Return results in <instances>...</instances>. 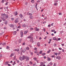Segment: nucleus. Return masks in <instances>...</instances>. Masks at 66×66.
<instances>
[{
  "label": "nucleus",
  "mask_w": 66,
  "mask_h": 66,
  "mask_svg": "<svg viewBox=\"0 0 66 66\" xmlns=\"http://www.w3.org/2000/svg\"><path fill=\"white\" fill-rule=\"evenodd\" d=\"M56 59H58L59 60H61V57L60 56H58L56 57Z\"/></svg>",
  "instance_id": "0eeeda50"
},
{
  "label": "nucleus",
  "mask_w": 66,
  "mask_h": 66,
  "mask_svg": "<svg viewBox=\"0 0 66 66\" xmlns=\"http://www.w3.org/2000/svg\"><path fill=\"white\" fill-rule=\"evenodd\" d=\"M42 54V55H43V56H44V55H46V53H43Z\"/></svg>",
  "instance_id": "cd10ccee"
},
{
  "label": "nucleus",
  "mask_w": 66,
  "mask_h": 66,
  "mask_svg": "<svg viewBox=\"0 0 66 66\" xmlns=\"http://www.w3.org/2000/svg\"><path fill=\"white\" fill-rule=\"evenodd\" d=\"M47 60L48 61H51V59L49 57H48L47 59Z\"/></svg>",
  "instance_id": "5701e85b"
},
{
  "label": "nucleus",
  "mask_w": 66,
  "mask_h": 66,
  "mask_svg": "<svg viewBox=\"0 0 66 66\" xmlns=\"http://www.w3.org/2000/svg\"><path fill=\"white\" fill-rule=\"evenodd\" d=\"M43 30L44 32H45V31H46V29H45V28H44L43 29Z\"/></svg>",
  "instance_id": "09e8293b"
},
{
  "label": "nucleus",
  "mask_w": 66,
  "mask_h": 66,
  "mask_svg": "<svg viewBox=\"0 0 66 66\" xmlns=\"http://www.w3.org/2000/svg\"><path fill=\"white\" fill-rule=\"evenodd\" d=\"M20 16V17H21V18H22V17H23V15H22V14H20V15H19Z\"/></svg>",
  "instance_id": "4be33fe9"
},
{
  "label": "nucleus",
  "mask_w": 66,
  "mask_h": 66,
  "mask_svg": "<svg viewBox=\"0 0 66 66\" xmlns=\"http://www.w3.org/2000/svg\"><path fill=\"white\" fill-rule=\"evenodd\" d=\"M52 39V38H51L50 39H49V41L50 42H51V40Z\"/></svg>",
  "instance_id": "3c124183"
},
{
  "label": "nucleus",
  "mask_w": 66,
  "mask_h": 66,
  "mask_svg": "<svg viewBox=\"0 0 66 66\" xmlns=\"http://www.w3.org/2000/svg\"><path fill=\"white\" fill-rule=\"evenodd\" d=\"M40 54L38 52H37V55H38V56H39V54Z\"/></svg>",
  "instance_id": "c756f323"
},
{
  "label": "nucleus",
  "mask_w": 66,
  "mask_h": 66,
  "mask_svg": "<svg viewBox=\"0 0 66 66\" xmlns=\"http://www.w3.org/2000/svg\"><path fill=\"white\" fill-rule=\"evenodd\" d=\"M19 21H18V19H16L14 21V22L15 23H17V22H18Z\"/></svg>",
  "instance_id": "20e7f679"
},
{
  "label": "nucleus",
  "mask_w": 66,
  "mask_h": 66,
  "mask_svg": "<svg viewBox=\"0 0 66 66\" xmlns=\"http://www.w3.org/2000/svg\"><path fill=\"white\" fill-rule=\"evenodd\" d=\"M51 27V25L50 24L49 25H48V27Z\"/></svg>",
  "instance_id": "4d7b16f0"
},
{
  "label": "nucleus",
  "mask_w": 66,
  "mask_h": 66,
  "mask_svg": "<svg viewBox=\"0 0 66 66\" xmlns=\"http://www.w3.org/2000/svg\"><path fill=\"white\" fill-rule=\"evenodd\" d=\"M2 45H3V46H5V45H6V43H4L3 44H2Z\"/></svg>",
  "instance_id": "4c0bfd02"
},
{
  "label": "nucleus",
  "mask_w": 66,
  "mask_h": 66,
  "mask_svg": "<svg viewBox=\"0 0 66 66\" xmlns=\"http://www.w3.org/2000/svg\"><path fill=\"white\" fill-rule=\"evenodd\" d=\"M10 26V27H11V28H13V27H14V25L13 24H11Z\"/></svg>",
  "instance_id": "f8f14e48"
},
{
  "label": "nucleus",
  "mask_w": 66,
  "mask_h": 66,
  "mask_svg": "<svg viewBox=\"0 0 66 66\" xmlns=\"http://www.w3.org/2000/svg\"><path fill=\"white\" fill-rule=\"evenodd\" d=\"M30 63L31 65H32V64H33V62L32 61H30Z\"/></svg>",
  "instance_id": "e433bc0d"
},
{
  "label": "nucleus",
  "mask_w": 66,
  "mask_h": 66,
  "mask_svg": "<svg viewBox=\"0 0 66 66\" xmlns=\"http://www.w3.org/2000/svg\"><path fill=\"white\" fill-rule=\"evenodd\" d=\"M60 54H61V52H59L58 53V55H60Z\"/></svg>",
  "instance_id": "de8ad7c7"
},
{
  "label": "nucleus",
  "mask_w": 66,
  "mask_h": 66,
  "mask_svg": "<svg viewBox=\"0 0 66 66\" xmlns=\"http://www.w3.org/2000/svg\"><path fill=\"white\" fill-rule=\"evenodd\" d=\"M37 46L38 47H39L40 46V43L38 42L37 43Z\"/></svg>",
  "instance_id": "dca6fc26"
},
{
  "label": "nucleus",
  "mask_w": 66,
  "mask_h": 66,
  "mask_svg": "<svg viewBox=\"0 0 66 66\" xmlns=\"http://www.w3.org/2000/svg\"><path fill=\"white\" fill-rule=\"evenodd\" d=\"M37 5H38V4L37 3L36 4V5L35 6V7H36V9L38 11V9H37Z\"/></svg>",
  "instance_id": "a211bd4d"
},
{
  "label": "nucleus",
  "mask_w": 66,
  "mask_h": 66,
  "mask_svg": "<svg viewBox=\"0 0 66 66\" xmlns=\"http://www.w3.org/2000/svg\"><path fill=\"white\" fill-rule=\"evenodd\" d=\"M50 65H53V63H52V62H51L50 63H49Z\"/></svg>",
  "instance_id": "412c9836"
},
{
  "label": "nucleus",
  "mask_w": 66,
  "mask_h": 66,
  "mask_svg": "<svg viewBox=\"0 0 66 66\" xmlns=\"http://www.w3.org/2000/svg\"><path fill=\"white\" fill-rule=\"evenodd\" d=\"M15 64H16V62L15 61L14 62V63L12 65H13V66H14Z\"/></svg>",
  "instance_id": "a878e982"
},
{
  "label": "nucleus",
  "mask_w": 66,
  "mask_h": 66,
  "mask_svg": "<svg viewBox=\"0 0 66 66\" xmlns=\"http://www.w3.org/2000/svg\"><path fill=\"white\" fill-rule=\"evenodd\" d=\"M25 44H26L25 42H24V43H23V44H22V45H25Z\"/></svg>",
  "instance_id": "338daca9"
},
{
  "label": "nucleus",
  "mask_w": 66,
  "mask_h": 66,
  "mask_svg": "<svg viewBox=\"0 0 66 66\" xmlns=\"http://www.w3.org/2000/svg\"><path fill=\"white\" fill-rule=\"evenodd\" d=\"M30 42H32V43H34V41H33V37H32L31 38V39L30 40Z\"/></svg>",
  "instance_id": "423d86ee"
},
{
  "label": "nucleus",
  "mask_w": 66,
  "mask_h": 66,
  "mask_svg": "<svg viewBox=\"0 0 66 66\" xmlns=\"http://www.w3.org/2000/svg\"><path fill=\"white\" fill-rule=\"evenodd\" d=\"M51 52V50L50 49L48 50V51L47 52V53H50V52Z\"/></svg>",
  "instance_id": "393cba45"
},
{
  "label": "nucleus",
  "mask_w": 66,
  "mask_h": 66,
  "mask_svg": "<svg viewBox=\"0 0 66 66\" xmlns=\"http://www.w3.org/2000/svg\"><path fill=\"white\" fill-rule=\"evenodd\" d=\"M15 16H17V14H18V13H17V11H16V12L14 13Z\"/></svg>",
  "instance_id": "ddd939ff"
},
{
  "label": "nucleus",
  "mask_w": 66,
  "mask_h": 66,
  "mask_svg": "<svg viewBox=\"0 0 66 66\" xmlns=\"http://www.w3.org/2000/svg\"><path fill=\"white\" fill-rule=\"evenodd\" d=\"M2 55L1 54H0V57H2Z\"/></svg>",
  "instance_id": "864d4df0"
},
{
  "label": "nucleus",
  "mask_w": 66,
  "mask_h": 66,
  "mask_svg": "<svg viewBox=\"0 0 66 66\" xmlns=\"http://www.w3.org/2000/svg\"><path fill=\"white\" fill-rule=\"evenodd\" d=\"M30 30H33V28H30Z\"/></svg>",
  "instance_id": "a18cd8bd"
},
{
  "label": "nucleus",
  "mask_w": 66,
  "mask_h": 66,
  "mask_svg": "<svg viewBox=\"0 0 66 66\" xmlns=\"http://www.w3.org/2000/svg\"><path fill=\"white\" fill-rule=\"evenodd\" d=\"M28 32V31L26 30L24 31V34H26Z\"/></svg>",
  "instance_id": "4468645a"
},
{
  "label": "nucleus",
  "mask_w": 66,
  "mask_h": 66,
  "mask_svg": "<svg viewBox=\"0 0 66 66\" xmlns=\"http://www.w3.org/2000/svg\"><path fill=\"white\" fill-rule=\"evenodd\" d=\"M21 37H23V32L22 31H21Z\"/></svg>",
  "instance_id": "f03ea898"
},
{
  "label": "nucleus",
  "mask_w": 66,
  "mask_h": 66,
  "mask_svg": "<svg viewBox=\"0 0 66 66\" xmlns=\"http://www.w3.org/2000/svg\"><path fill=\"white\" fill-rule=\"evenodd\" d=\"M4 0H2V3H4Z\"/></svg>",
  "instance_id": "a19ab883"
},
{
  "label": "nucleus",
  "mask_w": 66,
  "mask_h": 66,
  "mask_svg": "<svg viewBox=\"0 0 66 66\" xmlns=\"http://www.w3.org/2000/svg\"><path fill=\"white\" fill-rule=\"evenodd\" d=\"M22 26L23 27H27V25L25 24H22Z\"/></svg>",
  "instance_id": "9d476101"
},
{
  "label": "nucleus",
  "mask_w": 66,
  "mask_h": 66,
  "mask_svg": "<svg viewBox=\"0 0 66 66\" xmlns=\"http://www.w3.org/2000/svg\"><path fill=\"white\" fill-rule=\"evenodd\" d=\"M27 4H28V3L27 2H26L25 3V5H27Z\"/></svg>",
  "instance_id": "680f3d73"
},
{
  "label": "nucleus",
  "mask_w": 66,
  "mask_h": 66,
  "mask_svg": "<svg viewBox=\"0 0 66 66\" xmlns=\"http://www.w3.org/2000/svg\"><path fill=\"white\" fill-rule=\"evenodd\" d=\"M29 47H27L26 48V49H27V50H29Z\"/></svg>",
  "instance_id": "473e14b6"
},
{
  "label": "nucleus",
  "mask_w": 66,
  "mask_h": 66,
  "mask_svg": "<svg viewBox=\"0 0 66 66\" xmlns=\"http://www.w3.org/2000/svg\"><path fill=\"white\" fill-rule=\"evenodd\" d=\"M14 51H17V52H18L19 51V48L17 49H14Z\"/></svg>",
  "instance_id": "1a4fd4ad"
},
{
  "label": "nucleus",
  "mask_w": 66,
  "mask_h": 66,
  "mask_svg": "<svg viewBox=\"0 0 66 66\" xmlns=\"http://www.w3.org/2000/svg\"><path fill=\"white\" fill-rule=\"evenodd\" d=\"M5 65H7L8 64V62H5Z\"/></svg>",
  "instance_id": "ea45409f"
},
{
  "label": "nucleus",
  "mask_w": 66,
  "mask_h": 66,
  "mask_svg": "<svg viewBox=\"0 0 66 66\" xmlns=\"http://www.w3.org/2000/svg\"><path fill=\"white\" fill-rule=\"evenodd\" d=\"M56 64L55 63L54 64L53 66H56Z\"/></svg>",
  "instance_id": "5fc2aeb1"
},
{
  "label": "nucleus",
  "mask_w": 66,
  "mask_h": 66,
  "mask_svg": "<svg viewBox=\"0 0 66 66\" xmlns=\"http://www.w3.org/2000/svg\"><path fill=\"white\" fill-rule=\"evenodd\" d=\"M25 59H26V61H28L29 60V57L27 56H26L25 58Z\"/></svg>",
  "instance_id": "7ed1b4c3"
},
{
  "label": "nucleus",
  "mask_w": 66,
  "mask_h": 66,
  "mask_svg": "<svg viewBox=\"0 0 66 66\" xmlns=\"http://www.w3.org/2000/svg\"><path fill=\"white\" fill-rule=\"evenodd\" d=\"M26 50L24 49L22 51L24 53L25 52H26Z\"/></svg>",
  "instance_id": "b1692460"
},
{
  "label": "nucleus",
  "mask_w": 66,
  "mask_h": 66,
  "mask_svg": "<svg viewBox=\"0 0 66 66\" xmlns=\"http://www.w3.org/2000/svg\"><path fill=\"white\" fill-rule=\"evenodd\" d=\"M5 24L6 25L7 24V21L5 22Z\"/></svg>",
  "instance_id": "f704fd0d"
},
{
  "label": "nucleus",
  "mask_w": 66,
  "mask_h": 66,
  "mask_svg": "<svg viewBox=\"0 0 66 66\" xmlns=\"http://www.w3.org/2000/svg\"><path fill=\"white\" fill-rule=\"evenodd\" d=\"M61 40V38H59L58 39L57 41L58 40Z\"/></svg>",
  "instance_id": "6e6d98bb"
},
{
  "label": "nucleus",
  "mask_w": 66,
  "mask_h": 66,
  "mask_svg": "<svg viewBox=\"0 0 66 66\" xmlns=\"http://www.w3.org/2000/svg\"><path fill=\"white\" fill-rule=\"evenodd\" d=\"M34 53H37V51H35L34 52Z\"/></svg>",
  "instance_id": "13d9d810"
},
{
  "label": "nucleus",
  "mask_w": 66,
  "mask_h": 66,
  "mask_svg": "<svg viewBox=\"0 0 66 66\" xmlns=\"http://www.w3.org/2000/svg\"><path fill=\"white\" fill-rule=\"evenodd\" d=\"M42 53H43V51H40L39 53H40V54H42Z\"/></svg>",
  "instance_id": "7c9ffc66"
},
{
  "label": "nucleus",
  "mask_w": 66,
  "mask_h": 66,
  "mask_svg": "<svg viewBox=\"0 0 66 66\" xmlns=\"http://www.w3.org/2000/svg\"><path fill=\"white\" fill-rule=\"evenodd\" d=\"M6 49H10V47H9V46H7Z\"/></svg>",
  "instance_id": "72a5a7b5"
},
{
  "label": "nucleus",
  "mask_w": 66,
  "mask_h": 66,
  "mask_svg": "<svg viewBox=\"0 0 66 66\" xmlns=\"http://www.w3.org/2000/svg\"><path fill=\"white\" fill-rule=\"evenodd\" d=\"M11 20H12V21H13L14 20V18H11Z\"/></svg>",
  "instance_id": "bf43d9fd"
},
{
  "label": "nucleus",
  "mask_w": 66,
  "mask_h": 66,
  "mask_svg": "<svg viewBox=\"0 0 66 66\" xmlns=\"http://www.w3.org/2000/svg\"><path fill=\"white\" fill-rule=\"evenodd\" d=\"M16 33H17L16 31H14L13 32V35H16Z\"/></svg>",
  "instance_id": "2eb2a0df"
},
{
  "label": "nucleus",
  "mask_w": 66,
  "mask_h": 66,
  "mask_svg": "<svg viewBox=\"0 0 66 66\" xmlns=\"http://www.w3.org/2000/svg\"><path fill=\"white\" fill-rule=\"evenodd\" d=\"M61 45L62 46H64V44H61Z\"/></svg>",
  "instance_id": "0e129e2a"
},
{
  "label": "nucleus",
  "mask_w": 66,
  "mask_h": 66,
  "mask_svg": "<svg viewBox=\"0 0 66 66\" xmlns=\"http://www.w3.org/2000/svg\"><path fill=\"white\" fill-rule=\"evenodd\" d=\"M26 56H24V55H23L22 58H23V60H24V59H26Z\"/></svg>",
  "instance_id": "9b49d317"
},
{
  "label": "nucleus",
  "mask_w": 66,
  "mask_h": 66,
  "mask_svg": "<svg viewBox=\"0 0 66 66\" xmlns=\"http://www.w3.org/2000/svg\"><path fill=\"white\" fill-rule=\"evenodd\" d=\"M37 62V63H38V62H39V60H36Z\"/></svg>",
  "instance_id": "e2e57ef3"
},
{
  "label": "nucleus",
  "mask_w": 66,
  "mask_h": 66,
  "mask_svg": "<svg viewBox=\"0 0 66 66\" xmlns=\"http://www.w3.org/2000/svg\"><path fill=\"white\" fill-rule=\"evenodd\" d=\"M14 54L13 53H12L10 56V57H12V56H14Z\"/></svg>",
  "instance_id": "6ab92c4d"
},
{
  "label": "nucleus",
  "mask_w": 66,
  "mask_h": 66,
  "mask_svg": "<svg viewBox=\"0 0 66 66\" xmlns=\"http://www.w3.org/2000/svg\"><path fill=\"white\" fill-rule=\"evenodd\" d=\"M19 59L20 60V61H22V60H23V58L22 57H19Z\"/></svg>",
  "instance_id": "f3484780"
},
{
  "label": "nucleus",
  "mask_w": 66,
  "mask_h": 66,
  "mask_svg": "<svg viewBox=\"0 0 66 66\" xmlns=\"http://www.w3.org/2000/svg\"><path fill=\"white\" fill-rule=\"evenodd\" d=\"M5 14L4 13L3 14L2 13L1 14V16H2V17H1V19H2L3 21H5V19L4 18V17L5 16Z\"/></svg>",
  "instance_id": "f257e3e1"
},
{
  "label": "nucleus",
  "mask_w": 66,
  "mask_h": 66,
  "mask_svg": "<svg viewBox=\"0 0 66 66\" xmlns=\"http://www.w3.org/2000/svg\"><path fill=\"white\" fill-rule=\"evenodd\" d=\"M31 2L32 3H34L35 2L34 0H32L31 1Z\"/></svg>",
  "instance_id": "bb28decb"
},
{
  "label": "nucleus",
  "mask_w": 66,
  "mask_h": 66,
  "mask_svg": "<svg viewBox=\"0 0 66 66\" xmlns=\"http://www.w3.org/2000/svg\"><path fill=\"white\" fill-rule=\"evenodd\" d=\"M62 52H64V49L62 50Z\"/></svg>",
  "instance_id": "603ef678"
},
{
  "label": "nucleus",
  "mask_w": 66,
  "mask_h": 66,
  "mask_svg": "<svg viewBox=\"0 0 66 66\" xmlns=\"http://www.w3.org/2000/svg\"><path fill=\"white\" fill-rule=\"evenodd\" d=\"M53 40H56V41H57V39H56V37H53Z\"/></svg>",
  "instance_id": "6e6552de"
},
{
  "label": "nucleus",
  "mask_w": 66,
  "mask_h": 66,
  "mask_svg": "<svg viewBox=\"0 0 66 66\" xmlns=\"http://www.w3.org/2000/svg\"><path fill=\"white\" fill-rule=\"evenodd\" d=\"M27 15H30V13L28 12Z\"/></svg>",
  "instance_id": "052dcab7"
},
{
  "label": "nucleus",
  "mask_w": 66,
  "mask_h": 66,
  "mask_svg": "<svg viewBox=\"0 0 66 66\" xmlns=\"http://www.w3.org/2000/svg\"><path fill=\"white\" fill-rule=\"evenodd\" d=\"M34 59L35 61H36L37 60V58L36 57H34Z\"/></svg>",
  "instance_id": "2f4dec72"
},
{
  "label": "nucleus",
  "mask_w": 66,
  "mask_h": 66,
  "mask_svg": "<svg viewBox=\"0 0 66 66\" xmlns=\"http://www.w3.org/2000/svg\"><path fill=\"white\" fill-rule=\"evenodd\" d=\"M53 46H54V47H56V44H54L53 45Z\"/></svg>",
  "instance_id": "58836bf2"
},
{
  "label": "nucleus",
  "mask_w": 66,
  "mask_h": 66,
  "mask_svg": "<svg viewBox=\"0 0 66 66\" xmlns=\"http://www.w3.org/2000/svg\"><path fill=\"white\" fill-rule=\"evenodd\" d=\"M35 30L36 31H39V28H37L36 27L35 28Z\"/></svg>",
  "instance_id": "39448f33"
},
{
  "label": "nucleus",
  "mask_w": 66,
  "mask_h": 66,
  "mask_svg": "<svg viewBox=\"0 0 66 66\" xmlns=\"http://www.w3.org/2000/svg\"><path fill=\"white\" fill-rule=\"evenodd\" d=\"M32 16H30L29 18H30V19H31V18H32Z\"/></svg>",
  "instance_id": "69168bd1"
},
{
  "label": "nucleus",
  "mask_w": 66,
  "mask_h": 66,
  "mask_svg": "<svg viewBox=\"0 0 66 66\" xmlns=\"http://www.w3.org/2000/svg\"><path fill=\"white\" fill-rule=\"evenodd\" d=\"M32 38V37H31V36H29V37L27 38Z\"/></svg>",
  "instance_id": "c85d7f7f"
},
{
  "label": "nucleus",
  "mask_w": 66,
  "mask_h": 66,
  "mask_svg": "<svg viewBox=\"0 0 66 66\" xmlns=\"http://www.w3.org/2000/svg\"><path fill=\"white\" fill-rule=\"evenodd\" d=\"M30 54L31 55H33V53L32 52H31Z\"/></svg>",
  "instance_id": "37998d69"
},
{
  "label": "nucleus",
  "mask_w": 66,
  "mask_h": 66,
  "mask_svg": "<svg viewBox=\"0 0 66 66\" xmlns=\"http://www.w3.org/2000/svg\"><path fill=\"white\" fill-rule=\"evenodd\" d=\"M40 64L41 65H43V64H44V63L43 62H41L40 63Z\"/></svg>",
  "instance_id": "79ce46f5"
},
{
  "label": "nucleus",
  "mask_w": 66,
  "mask_h": 66,
  "mask_svg": "<svg viewBox=\"0 0 66 66\" xmlns=\"http://www.w3.org/2000/svg\"><path fill=\"white\" fill-rule=\"evenodd\" d=\"M59 50H62V48H59Z\"/></svg>",
  "instance_id": "774afa93"
},
{
  "label": "nucleus",
  "mask_w": 66,
  "mask_h": 66,
  "mask_svg": "<svg viewBox=\"0 0 66 66\" xmlns=\"http://www.w3.org/2000/svg\"><path fill=\"white\" fill-rule=\"evenodd\" d=\"M33 36V34H30V36H31V37H32V36Z\"/></svg>",
  "instance_id": "8fccbe9b"
},
{
  "label": "nucleus",
  "mask_w": 66,
  "mask_h": 66,
  "mask_svg": "<svg viewBox=\"0 0 66 66\" xmlns=\"http://www.w3.org/2000/svg\"><path fill=\"white\" fill-rule=\"evenodd\" d=\"M55 55L56 56H57V53H55Z\"/></svg>",
  "instance_id": "49530a36"
},
{
  "label": "nucleus",
  "mask_w": 66,
  "mask_h": 66,
  "mask_svg": "<svg viewBox=\"0 0 66 66\" xmlns=\"http://www.w3.org/2000/svg\"><path fill=\"white\" fill-rule=\"evenodd\" d=\"M51 31L52 32H54V31H55V30L54 29H53L52 30H51Z\"/></svg>",
  "instance_id": "c9c22d12"
},
{
  "label": "nucleus",
  "mask_w": 66,
  "mask_h": 66,
  "mask_svg": "<svg viewBox=\"0 0 66 66\" xmlns=\"http://www.w3.org/2000/svg\"><path fill=\"white\" fill-rule=\"evenodd\" d=\"M52 57H54L55 56L54 55H53L51 56Z\"/></svg>",
  "instance_id": "c03bdc74"
},
{
  "label": "nucleus",
  "mask_w": 66,
  "mask_h": 66,
  "mask_svg": "<svg viewBox=\"0 0 66 66\" xmlns=\"http://www.w3.org/2000/svg\"><path fill=\"white\" fill-rule=\"evenodd\" d=\"M5 19H7V18H8V17H9V16L8 15H5Z\"/></svg>",
  "instance_id": "aec40b11"
}]
</instances>
